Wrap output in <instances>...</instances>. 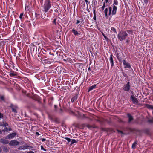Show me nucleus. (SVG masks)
I'll return each instance as SVG.
<instances>
[{"mask_svg":"<svg viewBox=\"0 0 153 153\" xmlns=\"http://www.w3.org/2000/svg\"><path fill=\"white\" fill-rule=\"evenodd\" d=\"M78 98V96L77 95H75L71 99V102H73L75 100H76Z\"/></svg>","mask_w":153,"mask_h":153,"instance_id":"4468645a","label":"nucleus"},{"mask_svg":"<svg viewBox=\"0 0 153 153\" xmlns=\"http://www.w3.org/2000/svg\"><path fill=\"white\" fill-rule=\"evenodd\" d=\"M23 146V150L27 149H28V148L29 147H30V148L31 147V146H28L27 144H25L24 146Z\"/></svg>","mask_w":153,"mask_h":153,"instance_id":"393cba45","label":"nucleus"},{"mask_svg":"<svg viewBox=\"0 0 153 153\" xmlns=\"http://www.w3.org/2000/svg\"><path fill=\"white\" fill-rule=\"evenodd\" d=\"M36 134L37 135H39V134L38 132H36Z\"/></svg>","mask_w":153,"mask_h":153,"instance_id":"603ef678","label":"nucleus"},{"mask_svg":"<svg viewBox=\"0 0 153 153\" xmlns=\"http://www.w3.org/2000/svg\"><path fill=\"white\" fill-rule=\"evenodd\" d=\"M0 98L1 100L3 101L4 100V96H1L0 97Z\"/></svg>","mask_w":153,"mask_h":153,"instance_id":"f704fd0d","label":"nucleus"},{"mask_svg":"<svg viewBox=\"0 0 153 153\" xmlns=\"http://www.w3.org/2000/svg\"><path fill=\"white\" fill-rule=\"evenodd\" d=\"M148 122L150 124L153 123V118H152L151 119H149L148 120Z\"/></svg>","mask_w":153,"mask_h":153,"instance_id":"a878e982","label":"nucleus"},{"mask_svg":"<svg viewBox=\"0 0 153 153\" xmlns=\"http://www.w3.org/2000/svg\"><path fill=\"white\" fill-rule=\"evenodd\" d=\"M71 32L75 36H78L80 34V32L76 30L74 28L72 29L71 30Z\"/></svg>","mask_w":153,"mask_h":153,"instance_id":"1a4fd4ad","label":"nucleus"},{"mask_svg":"<svg viewBox=\"0 0 153 153\" xmlns=\"http://www.w3.org/2000/svg\"><path fill=\"white\" fill-rule=\"evenodd\" d=\"M56 112H58L60 114H62L63 113V111L62 109L60 108L59 109L57 110V111Z\"/></svg>","mask_w":153,"mask_h":153,"instance_id":"b1692460","label":"nucleus"},{"mask_svg":"<svg viewBox=\"0 0 153 153\" xmlns=\"http://www.w3.org/2000/svg\"><path fill=\"white\" fill-rule=\"evenodd\" d=\"M90 69H90V67H89L88 68V70H90Z\"/></svg>","mask_w":153,"mask_h":153,"instance_id":"052dcab7","label":"nucleus"},{"mask_svg":"<svg viewBox=\"0 0 153 153\" xmlns=\"http://www.w3.org/2000/svg\"><path fill=\"white\" fill-rule=\"evenodd\" d=\"M4 150H5V151H6V152H8L9 151V150L7 148V147H4Z\"/></svg>","mask_w":153,"mask_h":153,"instance_id":"79ce46f5","label":"nucleus"},{"mask_svg":"<svg viewBox=\"0 0 153 153\" xmlns=\"http://www.w3.org/2000/svg\"><path fill=\"white\" fill-rule=\"evenodd\" d=\"M118 2L117 0H114L113 2V4L111 5L112 7H113V6H116L118 5Z\"/></svg>","mask_w":153,"mask_h":153,"instance_id":"4be33fe9","label":"nucleus"},{"mask_svg":"<svg viewBox=\"0 0 153 153\" xmlns=\"http://www.w3.org/2000/svg\"><path fill=\"white\" fill-rule=\"evenodd\" d=\"M111 29L112 31H114V33H115L116 34L117 33L116 30L114 27H112L111 28Z\"/></svg>","mask_w":153,"mask_h":153,"instance_id":"bb28decb","label":"nucleus"},{"mask_svg":"<svg viewBox=\"0 0 153 153\" xmlns=\"http://www.w3.org/2000/svg\"><path fill=\"white\" fill-rule=\"evenodd\" d=\"M41 140L42 141L44 142L46 140V139L45 138H42Z\"/></svg>","mask_w":153,"mask_h":153,"instance_id":"3c124183","label":"nucleus"},{"mask_svg":"<svg viewBox=\"0 0 153 153\" xmlns=\"http://www.w3.org/2000/svg\"><path fill=\"white\" fill-rule=\"evenodd\" d=\"M53 11V10H50V11H51V12L52 11Z\"/></svg>","mask_w":153,"mask_h":153,"instance_id":"0e129e2a","label":"nucleus"},{"mask_svg":"<svg viewBox=\"0 0 153 153\" xmlns=\"http://www.w3.org/2000/svg\"><path fill=\"white\" fill-rule=\"evenodd\" d=\"M104 0H102V1H103Z\"/></svg>","mask_w":153,"mask_h":153,"instance_id":"774afa93","label":"nucleus"},{"mask_svg":"<svg viewBox=\"0 0 153 153\" xmlns=\"http://www.w3.org/2000/svg\"><path fill=\"white\" fill-rule=\"evenodd\" d=\"M64 139L66 140L69 142L71 141V139L68 137H65Z\"/></svg>","mask_w":153,"mask_h":153,"instance_id":"c85d7f7f","label":"nucleus"},{"mask_svg":"<svg viewBox=\"0 0 153 153\" xmlns=\"http://www.w3.org/2000/svg\"><path fill=\"white\" fill-rule=\"evenodd\" d=\"M32 98L34 100L37 101H39L40 100V97L37 95H34L32 97Z\"/></svg>","mask_w":153,"mask_h":153,"instance_id":"ddd939ff","label":"nucleus"},{"mask_svg":"<svg viewBox=\"0 0 153 153\" xmlns=\"http://www.w3.org/2000/svg\"><path fill=\"white\" fill-rule=\"evenodd\" d=\"M108 8H107L105 9L104 10V13L105 15V17L106 18H107L108 17Z\"/></svg>","mask_w":153,"mask_h":153,"instance_id":"aec40b11","label":"nucleus"},{"mask_svg":"<svg viewBox=\"0 0 153 153\" xmlns=\"http://www.w3.org/2000/svg\"><path fill=\"white\" fill-rule=\"evenodd\" d=\"M78 140H76L75 139H71V143L70 144L71 145H72L74 143H77Z\"/></svg>","mask_w":153,"mask_h":153,"instance_id":"a211bd4d","label":"nucleus"},{"mask_svg":"<svg viewBox=\"0 0 153 153\" xmlns=\"http://www.w3.org/2000/svg\"><path fill=\"white\" fill-rule=\"evenodd\" d=\"M102 33L104 37L105 36H106L105 35V34L104 33Z\"/></svg>","mask_w":153,"mask_h":153,"instance_id":"864d4df0","label":"nucleus"},{"mask_svg":"<svg viewBox=\"0 0 153 153\" xmlns=\"http://www.w3.org/2000/svg\"><path fill=\"white\" fill-rule=\"evenodd\" d=\"M149 1V0H144V2L145 4H148V1Z\"/></svg>","mask_w":153,"mask_h":153,"instance_id":"58836bf2","label":"nucleus"},{"mask_svg":"<svg viewBox=\"0 0 153 153\" xmlns=\"http://www.w3.org/2000/svg\"><path fill=\"white\" fill-rule=\"evenodd\" d=\"M129 42H130V41L129 40L127 39L126 40L125 42H126V43H129Z\"/></svg>","mask_w":153,"mask_h":153,"instance_id":"09e8293b","label":"nucleus"},{"mask_svg":"<svg viewBox=\"0 0 153 153\" xmlns=\"http://www.w3.org/2000/svg\"><path fill=\"white\" fill-rule=\"evenodd\" d=\"M3 117V114L0 112V118H2Z\"/></svg>","mask_w":153,"mask_h":153,"instance_id":"37998d69","label":"nucleus"},{"mask_svg":"<svg viewBox=\"0 0 153 153\" xmlns=\"http://www.w3.org/2000/svg\"><path fill=\"white\" fill-rule=\"evenodd\" d=\"M57 105H54V108H55V110H54V111H57Z\"/></svg>","mask_w":153,"mask_h":153,"instance_id":"e433bc0d","label":"nucleus"},{"mask_svg":"<svg viewBox=\"0 0 153 153\" xmlns=\"http://www.w3.org/2000/svg\"><path fill=\"white\" fill-rule=\"evenodd\" d=\"M84 1L86 2V4L87 5V7H88V4L90 3V2H88V0H84Z\"/></svg>","mask_w":153,"mask_h":153,"instance_id":"2f4dec72","label":"nucleus"},{"mask_svg":"<svg viewBox=\"0 0 153 153\" xmlns=\"http://www.w3.org/2000/svg\"><path fill=\"white\" fill-rule=\"evenodd\" d=\"M123 64L124 65V68H131V69H132V70H133L132 68L131 67V66L130 63L126 62L125 60H123Z\"/></svg>","mask_w":153,"mask_h":153,"instance_id":"423d86ee","label":"nucleus"},{"mask_svg":"<svg viewBox=\"0 0 153 153\" xmlns=\"http://www.w3.org/2000/svg\"><path fill=\"white\" fill-rule=\"evenodd\" d=\"M9 75L10 76L13 77L16 76L17 75V74L16 72H14L13 71H12L10 73Z\"/></svg>","mask_w":153,"mask_h":153,"instance_id":"2eb2a0df","label":"nucleus"},{"mask_svg":"<svg viewBox=\"0 0 153 153\" xmlns=\"http://www.w3.org/2000/svg\"><path fill=\"white\" fill-rule=\"evenodd\" d=\"M2 132L1 131V130H0V134H2Z\"/></svg>","mask_w":153,"mask_h":153,"instance_id":"bf43d9fd","label":"nucleus"},{"mask_svg":"<svg viewBox=\"0 0 153 153\" xmlns=\"http://www.w3.org/2000/svg\"><path fill=\"white\" fill-rule=\"evenodd\" d=\"M131 93L132 94H133L134 93V92L133 91H131Z\"/></svg>","mask_w":153,"mask_h":153,"instance_id":"680f3d73","label":"nucleus"},{"mask_svg":"<svg viewBox=\"0 0 153 153\" xmlns=\"http://www.w3.org/2000/svg\"><path fill=\"white\" fill-rule=\"evenodd\" d=\"M128 36L126 31L123 30H120L118 33L117 37L120 41H123L126 39Z\"/></svg>","mask_w":153,"mask_h":153,"instance_id":"f257e3e1","label":"nucleus"},{"mask_svg":"<svg viewBox=\"0 0 153 153\" xmlns=\"http://www.w3.org/2000/svg\"><path fill=\"white\" fill-rule=\"evenodd\" d=\"M19 144V142L15 140H11L9 143V145L12 146H17Z\"/></svg>","mask_w":153,"mask_h":153,"instance_id":"0eeeda50","label":"nucleus"},{"mask_svg":"<svg viewBox=\"0 0 153 153\" xmlns=\"http://www.w3.org/2000/svg\"><path fill=\"white\" fill-rule=\"evenodd\" d=\"M137 144V141H135L132 144V148L133 149H135L136 148V145Z\"/></svg>","mask_w":153,"mask_h":153,"instance_id":"dca6fc26","label":"nucleus"},{"mask_svg":"<svg viewBox=\"0 0 153 153\" xmlns=\"http://www.w3.org/2000/svg\"><path fill=\"white\" fill-rule=\"evenodd\" d=\"M96 88V85H94L90 86L88 89V92H90L93 89Z\"/></svg>","mask_w":153,"mask_h":153,"instance_id":"f3484780","label":"nucleus"},{"mask_svg":"<svg viewBox=\"0 0 153 153\" xmlns=\"http://www.w3.org/2000/svg\"><path fill=\"white\" fill-rule=\"evenodd\" d=\"M105 2H103V6L101 7V9L103 10L104 9V8L105 7H106V4H105Z\"/></svg>","mask_w":153,"mask_h":153,"instance_id":"cd10ccee","label":"nucleus"},{"mask_svg":"<svg viewBox=\"0 0 153 153\" xmlns=\"http://www.w3.org/2000/svg\"><path fill=\"white\" fill-rule=\"evenodd\" d=\"M108 2V0H105V2H105L106 3H107Z\"/></svg>","mask_w":153,"mask_h":153,"instance_id":"5fc2aeb1","label":"nucleus"},{"mask_svg":"<svg viewBox=\"0 0 153 153\" xmlns=\"http://www.w3.org/2000/svg\"><path fill=\"white\" fill-rule=\"evenodd\" d=\"M117 58L119 60L120 62H122V58L121 57H119V56L117 57Z\"/></svg>","mask_w":153,"mask_h":153,"instance_id":"c756f323","label":"nucleus"},{"mask_svg":"<svg viewBox=\"0 0 153 153\" xmlns=\"http://www.w3.org/2000/svg\"><path fill=\"white\" fill-rule=\"evenodd\" d=\"M0 142L3 144H7L8 143L9 141L7 140H6L4 138H2L0 139Z\"/></svg>","mask_w":153,"mask_h":153,"instance_id":"9b49d317","label":"nucleus"},{"mask_svg":"<svg viewBox=\"0 0 153 153\" xmlns=\"http://www.w3.org/2000/svg\"><path fill=\"white\" fill-rule=\"evenodd\" d=\"M41 150H44V151H46V149H44L42 146H41Z\"/></svg>","mask_w":153,"mask_h":153,"instance_id":"4c0bfd02","label":"nucleus"},{"mask_svg":"<svg viewBox=\"0 0 153 153\" xmlns=\"http://www.w3.org/2000/svg\"><path fill=\"white\" fill-rule=\"evenodd\" d=\"M127 33H131L132 32V31L131 30H127Z\"/></svg>","mask_w":153,"mask_h":153,"instance_id":"a19ab883","label":"nucleus"},{"mask_svg":"<svg viewBox=\"0 0 153 153\" xmlns=\"http://www.w3.org/2000/svg\"><path fill=\"white\" fill-rule=\"evenodd\" d=\"M146 106L148 109L153 110V106L152 105L147 104L146 105Z\"/></svg>","mask_w":153,"mask_h":153,"instance_id":"6ab92c4d","label":"nucleus"},{"mask_svg":"<svg viewBox=\"0 0 153 153\" xmlns=\"http://www.w3.org/2000/svg\"><path fill=\"white\" fill-rule=\"evenodd\" d=\"M80 22V21L79 20H77L76 22V24H78Z\"/></svg>","mask_w":153,"mask_h":153,"instance_id":"de8ad7c7","label":"nucleus"},{"mask_svg":"<svg viewBox=\"0 0 153 153\" xmlns=\"http://www.w3.org/2000/svg\"><path fill=\"white\" fill-rule=\"evenodd\" d=\"M112 8L111 7H109V13L108 15L110 16L112 15V16L115 15L117 13V7L116 6H113L112 7Z\"/></svg>","mask_w":153,"mask_h":153,"instance_id":"f03ea898","label":"nucleus"},{"mask_svg":"<svg viewBox=\"0 0 153 153\" xmlns=\"http://www.w3.org/2000/svg\"><path fill=\"white\" fill-rule=\"evenodd\" d=\"M118 131V132H120L121 134L123 133V132H122V131Z\"/></svg>","mask_w":153,"mask_h":153,"instance_id":"4d7b16f0","label":"nucleus"},{"mask_svg":"<svg viewBox=\"0 0 153 153\" xmlns=\"http://www.w3.org/2000/svg\"><path fill=\"white\" fill-rule=\"evenodd\" d=\"M51 7V2L49 0L46 1L45 3L44 6V11L47 12Z\"/></svg>","mask_w":153,"mask_h":153,"instance_id":"7ed1b4c3","label":"nucleus"},{"mask_svg":"<svg viewBox=\"0 0 153 153\" xmlns=\"http://www.w3.org/2000/svg\"><path fill=\"white\" fill-rule=\"evenodd\" d=\"M27 153H34V152L32 151H30L27 152Z\"/></svg>","mask_w":153,"mask_h":153,"instance_id":"8fccbe9b","label":"nucleus"},{"mask_svg":"<svg viewBox=\"0 0 153 153\" xmlns=\"http://www.w3.org/2000/svg\"><path fill=\"white\" fill-rule=\"evenodd\" d=\"M56 18L54 19L53 21V23H54L55 25H56Z\"/></svg>","mask_w":153,"mask_h":153,"instance_id":"c9c22d12","label":"nucleus"},{"mask_svg":"<svg viewBox=\"0 0 153 153\" xmlns=\"http://www.w3.org/2000/svg\"><path fill=\"white\" fill-rule=\"evenodd\" d=\"M87 9H88V10H87V11H88V12H89V10L88 9V7H87Z\"/></svg>","mask_w":153,"mask_h":153,"instance_id":"e2e57ef3","label":"nucleus"},{"mask_svg":"<svg viewBox=\"0 0 153 153\" xmlns=\"http://www.w3.org/2000/svg\"><path fill=\"white\" fill-rule=\"evenodd\" d=\"M83 117H85V115H84V114H83Z\"/></svg>","mask_w":153,"mask_h":153,"instance_id":"338daca9","label":"nucleus"},{"mask_svg":"<svg viewBox=\"0 0 153 153\" xmlns=\"http://www.w3.org/2000/svg\"><path fill=\"white\" fill-rule=\"evenodd\" d=\"M54 11L58 13V10L57 9H56V10H55Z\"/></svg>","mask_w":153,"mask_h":153,"instance_id":"6e6d98bb","label":"nucleus"},{"mask_svg":"<svg viewBox=\"0 0 153 153\" xmlns=\"http://www.w3.org/2000/svg\"><path fill=\"white\" fill-rule=\"evenodd\" d=\"M2 126L6 127L7 126H8V124L7 123H3Z\"/></svg>","mask_w":153,"mask_h":153,"instance_id":"473e14b6","label":"nucleus"},{"mask_svg":"<svg viewBox=\"0 0 153 153\" xmlns=\"http://www.w3.org/2000/svg\"><path fill=\"white\" fill-rule=\"evenodd\" d=\"M130 86L129 82L126 84L125 85L123 88V89L125 91H128L130 90Z\"/></svg>","mask_w":153,"mask_h":153,"instance_id":"39448f33","label":"nucleus"},{"mask_svg":"<svg viewBox=\"0 0 153 153\" xmlns=\"http://www.w3.org/2000/svg\"><path fill=\"white\" fill-rule=\"evenodd\" d=\"M2 131H8V128L6 127H5Z\"/></svg>","mask_w":153,"mask_h":153,"instance_id":"7c9ffc66","label":"nucleus"},{"mask_svg":"<svg viewBox=\"0 0 153 153\" xmlns=\"http://www.w3.org/2000/svg\"><path fill=\"white\" fill-rule=\"evenodd\" d=\"M11 131V129L10 128H8V131Z\"/></svg>","mask_w":153,"mask_h":153,"instance_id":"13d9d810","label":"nucleus"},{"mask_svg":"<svg viewBox=\"0 0 153 153\" xmlns=\"http://www.w3.org/2000/svg\"><path fill=\"white\" fill-rule=\"evenodd\" d=\"M93 14H94V17L93 19L95 21L96 20V10L95 9L93 10Z\"/></svg>","mask_w":153,"mask_h":153,"instance_id":"5701e85b","label":"nucleus"},{"mask_svg":"<svg viewBox=\"0 0 153 153\" xmlns=\"http://www.w3.org/2000/svg\"><path fill=\"white\" fill-rule=\"evenodd\" d=\"M130 101H132L134 104L137 105L138 103V100L137 99L135 98L134 95H132L130 97Z\"/></svg>","mask_w":153,"mask_h":153,"instance_id":"20e7f679","label":"nucleus"},{"mask_svg":"<svg viewBox=\"0 0 153 153\" xmlns=\"http://www.w3.org/2000/svg\"><path fill=\"white\" fill-rule=\"evenodd\" d=\"M11 107L12 108V112H13L15 113H17V111L16 110V108L15 107H14L13 106V105H12L11 106Z\"/></svg>","mask_w":153,"mask_h":153,"instance_id":"412c9836","label":"nucleus"},{"mask_svg":"<svg viewBox=\"0 0 153 153\" xmlns=\"http://www.w3.org/2000/svg\"><path fill=\"white\" fill-rule=\"evenodd\" d=\"M16 135V133L15 132L13 133L10 134L6 136L5 139H11L14 138Z\"/></svg>","mask_w":153,"mask_h":153,"instance_id":"6e6552de","label":"nucleus"},{"mask_svg":"<svg viewBox=\"0 0 153 153\" xmlns=\"http://www.w3.org/2000/svg\"><path fill=\"white\" fill-rule=\"evenodd\" d=\"M113 55L111 54L110 55V57L109 59L111 67H113L114 65V60L113 58Z\"/></svg>","mask_w":153,"mask_h":153,"instance_id":"9d476101","label":"nucleus"},{"mask_svg":"<svg viewBox=\"0 0 153 153\" xmlns=\"http://www.w3.org/2000/svg\"><path fill=\"white\" fill-rule=\"evenodd\" d=\"M104 38L105 39H106V40H107L108 41V40H109L108 38V37H107L106 36H105L104 37Z\"/></svg>","mask_w":153,"mask_h":153,"instance_id":"49530a36","label":"nucleus"},{"mask_svg":"<svg viewBox=\"0 0 153 153\" xmlns=\"http://www.w3.org/2000/svg\"><path fill=\"white\" fill-rule=\"evenodd\" d=\"M23 15H24V13H21L19 16V18L20 19H22V16H23Z\"/></svg>","mask_w":153,"mask_h":153,"instance_id":"72a5a7b5","label":"nucleus"},{"mask_svg":"<svg viewBox=\"0 0 153 153\" xmlns=\"http://www.w3.org/2000/svg\"><path fill=\"white\" fill-rule=\"evenodd\" d=\"M63 60H64V61H66V60L65 59H63Z\"/></svg>","mask_w":153,"mask_h":153,"instance_id":"69168bd1","label":"nucleus"},{"mask_svg":"<svg viewBox=\"0 0 153 153\" xmlns=\"http://www.w3.org/2000/svg\"><path fill=\"white\" fill-rule=\"evenodd\" d=\"M18 149L19 150H22V149H23V146H20L18 148Z\"/></svg>","mask_w":153,"mask_h":153,"instance_id":"ea45409f","label":"nucleus"},{"mask_svg":"<svg viewBox=\"0 0 153 153\" xmlns=\"http://www.w3.org/2000/svg\"><path fill=\"white\" fill-rule=\"evenodd\" d=\"M81 19H80V20H81V21H80V22H84V19H83V18L82 17H81Z\"/></svg>","mask_w":153,"mask_h":153,"instance_id":"a18cd8bd","label":"nucleus"},{"mask_svg":"<svg viewBox=\"0 0 153 153\" xmlns=\"http://www.w3.org/2000/svg\"><path fill=\"white\" fill-rule=\"evenodd\" d=\"M87 127L89 128H92V126H91L89 125H88L87 126Z\"/></svg>","mask_w":153,"mask_h":153,"instance_id":"c03bdc74","label":"nucleus"},{"mask_svg":"<svg viewBox=\"0 0 153 153\" xmlns=\"http://www.w3.org/2000/svg\"><path fill=\"white\" fill-rule=\"evenodd\" d=\"M128 117V122H130L131 121L133 120V117L130 114H128L127 115Z\"/></svg>","mask_w":153,"mask_h":153,"instance_id":"f8f14e48","label":"nucleus"}]
</instances>
